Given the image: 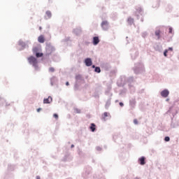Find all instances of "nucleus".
Instances as JSON below:
<instances>
[{"mask_svg":"<svg viewBox=\"0 0 179 179\" xmlns=\"http://www.w3.org/2000/svg\"><path fill=\"white\" fill-rule=\"evenodd\" d=\"M28 61L31 65H33V66H35V68H37V59L36 57L31 56L28 58Z\"/></svg>","mask_w":179,"mask_h":179,"instance_id":"f257e3e1","label":"nucleus"},{"mask_svg":"<svg viewBox=\"0 0 179 179\" xmlns=\"http://www.w3.org/2000/svg\"><path fill=\"white\" fill-rule=\"evenodd\" d=\"M101 27L103 30H108V22L103 21L101 22Z\"/></svg>","mask_w":179,"mask_h":179,"instance_id":"f03ea898","label":"nucleus"},{"mask_svg":"<svg viewBox=\"0 0 179 179\" xmlns=\"http://www.w3.org/2000/svg\"><path fill=\"white\" fill-rule=\"evenodd\" d=\"M146 158H145V157H141V158L138 159V163L141 165V166H145V164H146V162H145Z\"/></svg>","mask_w":179,"mask_h":179,"instance_id":"7ed1b4c3","label":"nucleus"},{"mask_svg":"<svg viewBox=\"0 0 179 179\" xmlns=\"http://www.w3.org/2000/svg\"><path fill=\"white\" fill-rule=\"evenodd\" d=\"M85 64L86 66H92V59L90 58L85 59Z\"/></svg>","mask_w":179,"mask_h":179,"instance_id":"20e7f679","label":"nucleus"},{"mask_svg":"<svg viewBox=\"0 0 179 179\" xmlns=\"http://www.w3.org/2000/svg\"><path fill=\"white\" fill-rule=\"evenodd\" d=\"M169 94H170V92L167 90H164L161 92V96L162 97H167L169 96Z\"/></svg>","mask_w":179,"mask_h":179,"instance_id":"39448f33","label":"nucleus"},{"mask_svg":"<svg viewBox=\"0 0 179 179\" xmlns=\"http://www.w3.org/2000/svg\"><path fill=\"white\" fill-rule=\"evenodd\" d=\"M52 101V97L48 96V99H43V104H50Z\"/></svg>","mask_w":179,"mask_h":179,"instance_id":"423d86ee","label":"nucleus"},{"mask_svg":"<svg viewBox=\"0 0 179 179\" xmlns=\"http://www.w3.org/2000/svg\"><path fill=\"white\" fill-rule=\"evenodd\" d=\"M100 43V39L99 38L98 36H95L93 38V44L94 45H97Z\"/></svg>","mask_w":179,"mask_h":179,"instance_id":"0eeeda50","label":"nucleus"},{"mask_svg":"<svg viewBox=\"0 0 179 179\" xmlns=\"http://www.w3.org/2000/svg\"><path fill=\"white\" fill-rule=\"evenodd\" d=\"M110 115V113L105 112L102 115H101V120L103 121H107V117Z\"/></svg>","mask_w":179,"mask_h":179,"instance_id":"6e6552de","label":"nucleus"},{"mask_svg":"<svg viewBox=\"0 0 179 179\" xmlns=\"http://www.w3.org/2000/svg\"><path fill=\"white\" fill-rule=\"evenodd\" d=\"M47 51L51 54V52H54V51H55V48L51 45H48L47 48Z\"/></svg>","mask_w":179,"mask_h":179,"instance_id":"1a4fd4ad","label":"nucleus"},{"mask_svg":"<svg viewBox=\"0 0 179 179\" xmlns=\"http://www.w3.org/2000/svg\"><path fill=\"white\" fill-rule=\"evenodd\" d=\"M38 43H44V41H45V38H44V36L43 35H41L38 36Z\"/></svg>","mask_w":179,"mask_h":179,"instance_id":"9d476101","label":"nucleus"},{"mask_svg":"<svg viewBox=\"0 0 179 179\" xmlns=\"http://www.w3.org/2000/svg\"><path fill=\"white\" fill-rule=\"evenodd\" d=\"M90 129H91L92 132H94L96 131V124L92 123Z\"/></svg>","mask_w":179,"mask_h":179,"instance_id":"9b49d317","label":"nucleus"},{"mask_svg":"<svg viewBox=\"0 0 179 179\" xmlns=\"http://www.w3.org/2000/svg\"><path fill=\"white\" fill-rule=\"evenodd\" d=\"M128 23H129V24H132V23H134V18L132 17H129L127 20Z\"/></svg>","mask_w":179,"mask_h":179,"instance_id":"f8f14e48","label":"nucleus"},{"mask_svg":"<svg viewBox=\"0 0 179 179\" xmlns=\"http://www.w3.org/2000/svg\"><path fill=\"white\" fill-rule=\"evenodd\" d=\"M46 16L48 19H50V17H51L52 16L51 11L50 10L46 11Z\"/></svg>","mask_w":179,"mask_h":179,"instance_id":"ddd939ff","label":"nucleus"},{"mask_svg":"<svg viewBox=\"0 0 179 179\" xmlns=\"http://www.w3.org/2000/svg\"><path fill=\"white\" fill-rule=\"evenodd\" d=\"M95 72H97V73H100L101 72V70L100 69V67H95Z\"/></svg>","mask_w":179,"mask_h":179,"instance_id":"4468645a","label":"nucleus"},{"mask_svg":"<svg viewBox=\"0 0 179 179\" xmlns=\"http://www.w3.org/2000/svg\"><path fill=\"white\" fill-rule=\"evenodd\" d=\"M155 36H157V37H158V38H160V31H156Z\"/></svg>","mask_w":179,"mask_h":179,"instance_id":"2eb2a0df","label":"nucleus"},{"mask_svg":"<svg viewBox=\"0 0 179 179\" xmlns=\"http://www.w3.org/2000/svg\"><path fill=\"white\" fill-rule=\"evenodd\" d=\"M32 51H33L34 54H36L37 51H38V48L37 47H35L33 48Z\"/></svg>","mask_w":179,"mask_h":179,"instance_id":"dca6fc26","label":"nucleus"},{"mask_svg":"<svg viewBox=\"0 0 179 179\" xmlns=\"http://www.w3.org/2000/svg\"><path fill=\"white\" fill-rule=\"evenodd\" d=\"M36 57L37 58H40V57H43V53H38V52H37V53H36Z\"/></svg>","mask_w":179,"mask_h":179,"instance_id":"f3484780","label":"nucleus"},{"mask_svg":"<svg viewBox=\"0 0 179 179\" xmlns=\"http://www.w3.org/2000/svg\"><path fill=\"white\" fill-rule=\"evenodd\" d=\"M49 71H50V72H55V69H54V67H50L49 69Z\"/></svg>","mask_w":179,"mask_h":179,"instance_id":"a211bd4d","label":"nucleus"},{"mask_svg":"<svg viewBox=\"0 0 179 179\" xmlns=\"http://www.w3.org/2000/svg\"><path fill=\"white\" fill-rule=\"evenodd\" d=\"M164 141L166 142H169L170 141V137H169V136L165 137Z\"/></svg>","mask_w":179,"mask_h":179,"instance_id":"6ab92c4d","label":"nucleus"},{"mask_svg":"<svg viewBox=\"0 0 179 179\" xmlns=\"http://www.w3.org/2000/svg\"><path fill=\"white\" fill-rule=\"evenodd\" d=\"M169 33H170L171 34L173 33V28L171 27L169 28Z\"/></svg>","mask_w":179,"mask_h":179,"instance_id":"aec40b11","label":"nucleus"},{"mask_svg":"<svg viewBox=\"0 0 179 179\" xmlns=\"http://www.w3.org/2000/svg\"><path fill=\"white\" fill-rule=\"evenodd\" d=\"M167 52H169V50H166L164 52V57H167Z\"/></svg>","mask_w":179,"mask_h":179,"instance_id":"412c9836","label":"nucleus"},{"mask_svg":"<svg viewBox=\"0 0 179 179\" xmlns=\"http://www.w3.org/2000/svg\"><path fill=\"white\" fill-rule=\"evenodd\" d=\"M53 117H54V118H55L56 120H58V114L55 113V114L53 115Z\"/></svg>","mask_w":179,"mask_h":179,"instance_id":"4be33fe9","label":"nucleus"},{"mask_svg":"<svg viewBox=\"0 0 179 179\" xmlns=\"http://www.w3.org/2000/svg\"><path fill=\"white\" fill-rule=\"evenodd\" d=\"M134 123L136 124V125H138V120L135 119L134 120Z\"/></svg>","mask_w":179,"mask_h":179,"instance_id":"5701e85b","label":"nucleus"},{"mask_svg":"<svg viewBox=\"0 0 179 179\" xmlns=\"http://www.w3.org/2000/svg\"><path fill=\"white\" fill-rule=\"evenodd\" d=\"M120 106H121V107H123L124 106V103L122 102H120Z\"/></svg>","mask_w":179,"mask_h":179,"instance_id":"b1692460","label":"nucleus"},{"mask_svg":"<svg viewBox=\"0 0 179 179\" xmlns=\"http://www.w3.org/2000/svg\"><path fill=\"white\" fill-rule=\"evenodd\" d=\"M40 111H41V108H39L37 109V112L40 113Z\"/></svg>","mask_w":179,"mask_h":179,"instance_id":"393cba45","label":"nucleus"},{"mask_svg":"<svg viewBox=\"0 0 179 179\" xmlns=\"http://www.w3.org/2000/svg\"><path fill=\"white\" fill-rule=\"evenodd\" d=\"M169 51H173V48H169L168 49Z\"/></svg>","mask_w":179,"mask_h":179,"instance_id":"a878e982","label":"nucleus"},{"mask_svg":"<svg viewBox=\"0 0 179 179\" xmlns=\"http://www.w3.org/2000/svg\"><path fill=\"white\" fill-rule=\"evenodd\" d=\"M66 86H69V82L66 83Z\"/></svg>","mask_w":179,"mask_h":179,"instance_id":"bb28decb","label":"nucleus"},{"mask_svg":"<svg viewBox=\"0 0 179 179\" xmlns=\"http://www.w3.org/2000/svg\"><path fill=\"white\" fill-rule=\"evenodd\" d=\"M36 179H41L40 176H36Z\"/></svg>","mask_w":179,"mask_h":179,"instance_id":"cd10ccee","label":"nucleus"},{"mask_svg":"<svg viewBox=\"0 0 179 179\" xmlns=\"http://www.w3.org/2000/svg\"><path fill=\"white\" fill-rule=\"evenodd\" d=\"M39 30H42V28H41V27H39Z\"/></svg>","mask_w":179,"mask_h":179,"instance_id":"c85d7f7f","label":"nucleus"},{"mask_svg":"<svg viewBox=\"0 0 179 179\" xmlns=\"http://www.w3.org/2000/svg\"><path fill=\"white\" fill-rule=\"evenodd\" d=\"M92 68H96V66L93 65V66H92Z\"/></svg>","mask_w":179,"mask_h":179,"instance_id":"c756f323","label":"nucleus"},{"mask_svg":"<svg viewBox=\"0 0 179 179\" xmlns=\"http://www.w3.org/2000/svg\"><path fill=\"white\" fill-rule=\"evenodd\" d=\"M74 147V145H71V148H73Z\"/></svg>","mask_w":179,"mask_h":179,"instance_id":"7c9ffc66","label":"nucleus"},{"mask_svg":"<svg viewBox=\"0 0 179 179\" xmlns=\"http://www.w3.org/2000/svg\"><path fill=\"white\" fill-rule=\"evenodd\" d=\"M136 179H138V178H136Z\"/></svg>","mask_w":179,"mask_h":179,"instance_id":"2f4dec72","label":"nucleus"}]
</instances>
